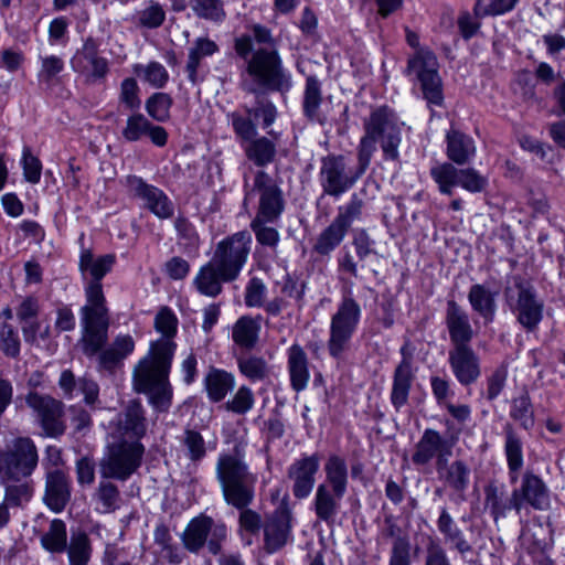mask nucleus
<instances>
[{
  "mask_svg": "<svg viewBox=\"0 0 565 565\" xmlns=\"http://www.w3.org/2000/svg\"><path fill=\"white\" fill-rule=\"evenodd\" d=\"M154 329L162 334L151 342L149 353L134 369V388L148 396L149 404L159 413L169 411L173 390L169 373L177 349L173 341L178 318L169 307H162L154 318Z\"/></svg>",
  "mask_w": 565,
  "mask_h": 565,
  "instance_id": "obj_1",
  "label": "nucleus"
},
{
  "mask_svg": "<svg viewBox=\"0 0 565 565\" xmlns=\"http://www.w3.org/2000/svg\"><path fill=\"white\" fill-rule=\"evenodd\" d=\"M116 264L114 254L95 256L90 248H82L78 268L86 281L85 305L79 310L81 338L78 345L87 358H92L108 341L109 310L103 291L102 279Z\"/></svg>",
  "mask_w": 565,
  "mask_h": 565,
  "instance_id": "obj_2",
  "label": "nucleus"
},
{
  "mask_svg": "<svg viewBox=\"0 0 565 565\" xmlns=\"http://www.w3.org/2000/svg\"><path fill=\"white\" fill-rule=\"evenodd\" d=\"M215 470L225 502L239 510L238 534L241 537L257 535L263 530L264 520L257 511L248 508L255 498L256 475L249 471L237 452L221 454Z\"/></svg>",
  "mask_w": 565,
  "mask_h": 565,
  "instance_id": "obj_3",
  "label": "nucleus"
},
{
  "mask_svg": "<svg viewBox=\"0 0 565 565\" xmlns=\"http://www.w3.org/2000/svg\"><path fill=\"white\" fill-rule=\"evenodd\" d=\"M252 32V39L267 47L257 49L248 60L246 73L252 77L254 84L243 82L244 90L256 94L258 88L277 92L288 89L290 79L285 74L271 31L265 25L254 24Z\"/></svg>",
  "mask_w": 565,
  "mask_h": 565,
  "instance_id": "obj_4",
  "label": "nucleus"
},
{
  "mask_svg": "<svg viewBox=\"0 0 565 565\" xmlns=\"http://www.w3.org/2000/svg\"><path fill=\"white\" fill-rule=\"evenodd\" d=\"M363 127L364 135L360 139L356 153L362 168L370 166L376 143H380L385 160H398L404 122L392 108L381 106L373 109Z\"/></svg>",
  "mask_w": 565,
  "mask_h": 565,
  "instance_id": "obj_5",
  "label": "nucleus"
},
{
  "mask_svg": "<svg viewBox=\"0 0 565 565\" xmlns=\"http://www.w3.org/2000/svg\"><path fill=\"white\" fill-rule=\"evenodd\" d=\"M353 282L341 289V299L330 318L327 349L330 356L341 361L351 350L353 337L359 328L362 308L353 295Z\"/></svg>",
  "mask_w": 565,
  "mask_h": 565,
  "instance_id": "obj_6",
  "label": "nucleus"
},
{
  "mask_svg": "<svg viewBox=\"0 0 565 565\" xmlns=\"http://www.w3.org/2000/svg\"><path fill=\"white\" fill-rule=\"evenodd\" d=\"M406 42L416 50L408 58L406 72L414 75L420 83L424 98L429 105L441 106L444 100L441 79L438 74V61L436 55L427 47H420L419 36L416 32L406 28Z\"/></svg>",
  "mask_w": 565,
  "mask_h": 565,
  "instance_id": "obj_7",
  "label": "nucleus"
},
{
  "mask_svg": "<svg viewBox=\"0 0 565 565\" xmlns=\"http://www.w3.org/2000/svg\"><path fill=\"white\" fill-rule=\"evenodd\" d=\"M504 298L516 322L527 332H535L544 318V300L535 287L522 276H514L504 288Z\"/></svg>",
  "mask_w": 565,
  "mask_h": 565,
  "instance_id": "obj_8",
  "label": "nucleus"
},
{
  "mask_svg": "<svg viewBox=\"0 0 565 565\" xmlns=\"http://www.w3.org/2000/svg\"><path fill=\"white\" fill-rule=\"evenodd\" d=\"M39 455L30 437H15L0 449V482L21 481L32 476Z\"/></svg>",
  "mask_w": 565,
  "mask_h": 565,
  "instance_id": "obj_9",
  "label": "nucleus"
},
{
  "mask_svg": "<svg viewBox=\"0 0 565 565\" xmlns=\"http://www.w3.org/2000/svg\"><path fill=\"white\" fill-rule=\"evenodd\" d=\"M369 167L362 168L358 160L356 169L349 166L343 154H328L320 160L319 184L324 195L340 198L350 191Z\"/></svg>",
  "mask_w": 565,
  "mask_h": 565,
  "instance_id": "obj_10",
  "label": "nucleus"
},
{
  "mask_svg": "<svg viewBox=\"0 0 565 565\" xmlns=\"http://www.w3.org/2000/svg\"><path fill=\"white\" fill-rule=\"evenodd\" d=\"M145 446L138 440L121 439L108 445L99 463L102 477L125 481L140 467Z\"/></svg>",
  "mask_w": 565,
  "mask_h": 565,
  "instance_id": "obj_11",
  "label": "nucleus"
},
{
  "mask_svg": "<svg viewBox=\"0 0 565 565\" xmlns=\"http://www.w3.org/2000/svg\"><path fill=\"white\" fill-rule=\"evenodd\" d=\"M228 530L224 522L215 521L206 514L193 518L181 535V541L186 551L199 554L204 546L207 551L217 555L227 540Z\"/></svg>",
  "mask_w": 565,
  "mask_h": 565,
  "instance_id": "obj_12",
  "label": "nucleus"
},
{
  "mask_svg": "<svg viewBox=\"0 0 565 565\" xmlns=\"http://www.w3.org/2000/svg\"><path fill=\"white\" fill-rule=\"evenodd\" d=\"M250 245L252 235L247 231L234 233L217 243L211 260L234 281L247 262Z\"/></svg>",
  "mask_w": 565,
  "mask_h": 565,
  "instance_id": "obj_13",
  "label": "nucleus"
},
{
  "mask_svg": "<svg viewBox=\"0 0 565 565\" xmlns=\"http://www.w3.org/2000/svg\"><path fill=\"white\" fill-rule=\"evenodd\" d=\"M294 513L288 497H284L277 508L267 513L263 524V548L267 554L282 550L292 541Z\"/></svg>",
  "mask_w": 565,
  "mask_h": 565,
  "instance_id": "obj_14",
  "label": "nucleus"
},
{
  "mask_svg": "<svg viewBox=\"0 0 565 565\" xmlns=\"http://www.w3.org/2000/svg\"><path fill=\"white\" fill-rule=\"evenodd\" d=\"M246 196L257 194L259 196L258 209L254 218L276 222L285 210L282 191L264 170H257L254 174L253 185L248 189L245 182Z\"/></svg>",
  "mask_w": 565,
  "mask_h": 565,
  "instance_id": "obj_15",
  "label": "nucleus"
},
{
  "mask_svg": "<svg viewBox=\"0 0 565 565\" xmlns=\"http://www.w3.org/2000/svg\"><path fill=\"white\" fill-rule=\"evenodd\" d=\"M430 177L437 183L438 190L444 195H452L454 189L460 185L471 192H482L488 180L473 168L457 169L450 162L437 164L430 169Z\"/></svg>",
  "mask_w": 565,
  "mask_h": 565,
  "instance_id": "obj_16",
  "label": "nucleus"
},
{
  "mask_svg": "<svg viewBox=\"0 0 565 565\" xmlns=\"http://www.w3.org/2000/svg\"><path fill=\"white\" fill-rule=\"evenodd\" d=\"M120 182L130 198L141 201L143 207L159 220H168L173 216L174 204L161 189L147 183L141 177L135 174L126 175Z\"/></svg>",
  "mask_w": 565,
  "mask_h": 565,
  "instance_id": "obj_17",
  "label": "nucleus"
},
{
  "mask_svg": "<svg viewBox=\"0 0 565 565\" xmlns=\"http://www.w3.org/2000/svg\"><path fill=\"white\" fill-rule=\"evenodd\" d=\"M26 405L33 409L45 434L50 437H60L65 433L63 420L64 405L49 395L30 392L25 397Z\"/></svg>",
  "mask_w": 565,
  "mask_h": 565,
  "instance_id": "obj_18",
  "label": "nucleus"
},
{
  "mask_svg": "<svg viewBox=\"0 0 565 565\" xmlns=\"http://www.w3.org/2000/svg\"><path fill=\"white\" fill-rule=\"evenodd\" d=\"M454 443L446 439L438 430L426 428L414 447L412 462L417 467L428 466L436 459V469L439 461H445L452 454Z\"/></svg>",
  "mask_w": 565,
  "mask_h": 565,
  "instance_id": "obj_19",
  "label": "nucleus"
},
{
  "mask_svg": "<svg viewBox=\"0 0 565 565\" xmlns=\"http://www.w3.org/2000/svg\"><path fill=\"white\" fill-rule=\"evenodd\" d=\"M319 468L320 457L318 454L302 455L289 465L286 477L291 482V491L296 499L302 500L310 495Z\"/></svg>",
  "mask_w": 565,
  "mask_h": 565,
  "instance_id": "obj_20",
  "label": "nucleus"
},
{
  "mask_svg": "<svg viewBox=\"0 0 565 565\" xmlns=\"http://www.w3.org/2000/svg\"><path fill=\"white\" fill-rule=\"evenodd\" d=\"M448 363L454 376L462 386L476 383L481 375L480 359L471 345L451 347Z\"/></svg>",
  "mask_w": 565,
  "mask_h": 565,
  "instance_id": "obj_21",
  "label": "nucleus"
},
{
  "mask_svg": "<svg viewBox=\"0 0 565 565\" xmlns=\"http://www.w3.org/2000/svg\"><path fill=\"white\" fill-rule=\"evenodd\" d=\"M445 326L451 347L471 345L476 331L469 313L454 299H449L445 310Z\"/></svg>",
  "mask_w": 565,
  "mask_h": 565,
  "instance_id": "obj_22",
  "label": "nucleus"
},
{
  "mask_svg": "<svg viewBox=\"0 0 565 565\" xmlns=\"http://www.w3.org/2000/svg\"><path fill=\"white\" fill-rule=\"evenodd\" d=\"M99 43L94 38H87L83 47L73 56L71 64L75 72L86 74L92 79L105 78L109 67L108 61L98 54Z\"/></svg>",
  "mask_w": 565,
  "mask_h": 565,
  "instance_id": "obj_23",
  "label": "nucleus"
},
{
  "mask_svg": "<svg viewBox=\"0 0 565 565\" xmlns=\"http://www.w3.org/2000/svg\"><path fill=\"white\" fill-rule=\"evenodd\" d=\"M514 491L518 500H520L521 510L525 504L539 511H544L550 507L548 487L532 469L524 471L521 484Z\"/></svg>",
  "mask_w": 565,
  "mask_h": 565,
  "instance_id": "obj_24",
  "label": "nucleus"
},
{
  "mask_svg": "<svg viewBox=\"0 0 565 565\" xmlns=\"http://www.w3.org/2000/svg\"><path fill=\"white\" fill-rule=\"evenodd\" d=\"M484 508L489 510L490 515L497 523L500 519H504L508 512L514 510L516 514L521 513L520 500L513 490L508 493L504 484L490 482L484 487Z\"/></svg>",
  "mask_w": 565,
  "mask_h": 565,
  "instance_id": "obj_25",
  "label": "nucleus"
},
{
  "mask_svg": "<svg viewBox=\"0 0 565 565\" xmlns=\"http://www.w3.org/2000/svg\"><path fill=\"white\" fill-rule=\"evenodd\" d=\"M121 136L129 142H136L145 137H149L158 147L166 146L168 141L167 130L161 126L153 125L140 113H135L127 118Z\"/></svg>",
  "mask_w": 565,
  "mask_h": 565,
  "instance_id": "obj_26",
  "label": "nucleus"
},
{
  "mask_svg": "<svg viewBox=\"0 0 565 565\" xmlns=\"http://www.w3.org/2000/svg\"><path fill=\"white\" fill-rule=\"evenodd\" d=\"M147 418L145 408L138 399L129 401L118 415L117 433L124 438L138 440L146 435Z\"/></svg>",
  "mask_w": 565,
  "mask_h": 565,
  "instance_id": "obj_27",
  "label": "nucleus"
},
{
  "mask_svg": "<svg viewBox=\"0 0 565 565\" xmlns=\"http://www.w3.org/2000/svg\"><path fill=\"white\" fill-rule=\"evenodd\" d=\"M344 495L345 493L328 489L326 486H318L312 500V511L317 521L332 527L340 514Z\"/></svg>",
  "mask_w": 565,
  "mask_h": 565,
  "instance_id": "obj_28",
  "label": "nucleus"
},
{
  "mask_svg": "<svg viewBox=\"0 0 565 565\" xmlns=\"http://www.w3.org/2000/svg\"><path fill=\"white\" fill-rule=\"evenodd\" d=\"M403 359L395 367L391 391V403L396 411H399L408 403V396L415 375L412 370V356L405 354L402 349Z\"/></svg>",
  "mask_w": 565,
  "mask_h": 565,
  "instance_id": "obj_29",
  "label": "nucleus"
},
{
  "mask_svg": "<svg viewBox=\"0 0 565 565\" xmlns=\"http://www.w3.org/2000/svg\"><path fill=\"white\" fill-rule=\"evenodd\" d=\"M232 281L233 280L227 278L224 271L210 259L199 269L193 279V286L200 295L216 298L223 291V284Z\"/></svg>",
  "mask_w": 565,
  "mask_h": 565,
  "instance_id": "obj_30",
  "label": "nucleus"
},
{
  "mask_svg": "<svg viewBox=\"0 0 565 565\" xmlns=\"http://www.w3.org/2000/svg\"><path fill=\"white\" fill-rule=\"evenodd\" d=\"M439 480L457 493H465L470 483V468L461 459L439 461L436 469Z\"/></svg>",
  "mask_w": 565,
  "mask_h": 565,
  "instance_id": "obj_31",
  "label": "nucleus"
},
{
  "mask_svg": "<svg viewBox=\"0 0 565 565\" xmlns=\"http://www.w3.org/2000/svg\"><path fill=\"white\" fill-rule=\"evenodd\" d=\"M70 497V484L66 475L60 469L47 472L44 495L47 507L55 512H61Z\"/></svg>",
  "mask_w": 565,
  "mask_h": 565,
  "instance_id": "obj_32",
  "label": "nucleus"
},
{
  "mask_svg": "<svg viewBox=\"0 0 565 565\" xmlns=\"http://www.w3.org/2000/svg\"><path fill=\"white\" fill-rule=\"evenodd\" d=\"M287 366L290 385L294 391H303L310 380L307 353L299 344H292L287 351Z\"/></svg>",
  "mask_w": 565,
  "mask_h": 565,
  "instance_id": "obj_33",
  "label": "nucleus"
},
{
  "mask_svg": "<svg viewBox=\"0 0 565 565\" xmlns=\"http://www.w3.org/2000/svg\"><path fill=\"white\" fill-rule=\"evenodd\" d=\"M497 291L483 284L472 285L468 292V301L473 312L480 316L484 323H491L497 312Z\"/></svg>",
  "mask_w": 565,
  "mask_h": 565,
  "instance_id": "obj_34",
  "label": "nucleus"
},
{
  "mask_svg": "<svg viewBox=\"0 0 565 565\" xmlns=\"http://www.w3.org/2000/svg\"><path fill=\"white\" fill-rule=\"evenodd\" d=\"M504 455L511 483L519 479L524 465L523 443L511 424L504 426Z\"/></svg>",
  "mask_w": 565,
  "mask_h": 565,
  "instance_id": "obj_35",
  "label": "nucleus"
},
{
  "mask_svg": "<svg viewBox=\"0 0 565 565\" xmlns=\"http://www.w3.org/2000/svg\"><path fill=\"white\" fill-rule=\"evenodd\" d=\"M218 45L211 39L201 36L194 40L188 52L185 72L191 84L196 85L202 79L199 78V68L205 57L212 56L218 52Z\"/></svg>",
  "mask_w": 565,
  "mask_h": 565,
  "instance_id": "obj_36",
  "label": "nucleus"
},
{
  "mask_svg": "<svg viewBox=\"0 0 565 565\" xmlns=\"http://www.w3.org/2000/svg\"><path fill=\"white\" fill-rule=\"evenodd\" d=\"M322 102L321 82L315 75L307 76L302 98V111L305 117L311 121L323 124L327 117L321 110Z\"/></svg>",
  "mask_w": 565,
  "mask_h": 565,
  "instance_id": "obj_37",
  "label": "nucleus"
},
{
  "mask_svg": "<svg viewBox=\"0 0 565 565\" xmlns=\"http://www.w3.org/2000/svg\"><path fill=\"white\" fill-rule=\"evenodd\" d=\"M262 316H242L233 326L232 339L238 347L252 350L259 340Z\"/></svg>",
  "mask_w": 565,
  "mask_h": 565,
  "instance_id": "obj_38",
  "label": "nucleus"
},
{
  "mask_svg": "<svg viewBox=\"0 0 565 565\" xmlns=\"http://www.w3.org/2000/svg\"><path fill=\"white\" fill-rule=\"evenodd\" d=\"M436 523L445 542L450 544L459 554L465 555L472 551V546L465 539L463 532L458 527L454 518L446 508L440 510V514Z\"/></svg>",
  "mask_w": 565,
  "mask_h": 565,
  "instance_id": "obj_39",
  "label": "nucleus"
},
{
  "mask_svg": "<svg viewBox=\"0 0 565 565\" xmlns=\"http://www.w3.org/2000/svg\"><path fill=\"white\" fill-rule=\"evenodd\" d=\"M447 157L454 163L462 166L468 163L475 156L476 147L471 137L451 129L446 135Z\"/></svg>",
  "mask_w": 565,
  "mask_h": 565,
  "instance_id": "obj_40",
  "label": "nucleus"
},
{
  "mask_svg": "<svg viewBox=\"0 0 565 565\" xmlns=\"http://www.w3.org/2000/svg\"><path fill=\"white\" fill-rule=\"evenodd\" d=\"M239 373L252 383L266 382L271 375L268 361L254 353H243L236 358Z\"/></svg>",
  "mask_w": 565,
  "mask_h": 565,
  "instance_id": "obj_41",
  "label": "nucleus"
},
{
  "mask_svg": "<svg viewBox=\"0 0 565 565\" xmlns=\"http://www.w3.org/2000/svg\"><path fill=\"white\" fill-rule=\"evenodd\" d=\"M204 386L209 399L218 403L234 388L235 377L231 372L211 367L204 377Z\"/></svg>",
  "mask_w": 565,
  "mask_h": 565,
  "instance_id": "obj_42",
  "label": "nucleus"
},
{
  "mask_svg": "<svg viewBox=\"0 0 565 565\" xmlns=\"http://www.w3.org/2000/svg\"><path fill=\"white\" fill-rule=\"evenodd\" d=\"M324 481L318 486H326L328 489L347 493L349 484V471L344 458L338 455H330L324 462Z\"/></svg>",
  "mask_w": 565,
  "mask_h": 565,
  "instance_id": "obj_43",
  "label": "nucleus"
},
{
  "mask_svg": "<svg viewBox=\"0 0 565 565\" xmlns=\"http://www.w3.org/2000/svg\"><path fill=\"white\" fill-rule=\"evenodd\" d=\"M246 158L256 167L270 164L277 153L276 145L267 137H258L243 147Z\"/></svg>",
  "mask_w": 565,
  "mask_h": 565,
  "instance_id": "obj_44",
  "label": "nucleus"
},
{
  "mask_svg": "<svg viewBox=\"0 0 565 565\" xmlns=\"http://www.w3.org/2000/svg\"><path fill=\"white\" fill-rule=\"evenodd\" d=\"M347 232L348 228L334 218L317 237L313 250L319 255H329L341 244Z\"/></svg>",
  "mask_w": 565,
  "mask_h": 565,
  "instance_id": "obj_45",
  "label": "nucleus"
},
{
  "mask_svg": "<svg viewBox=\"0 0 565 565\" xmlns=\"http://www.w3.org/2000/svg\"><path fill=\"white\" fill-rule=\"evenodd\" d=\"M65 552H67L70 565H88L93 548L87 533L72 532Z\"/></svg>",
  "mask_w": 565,
  "mask_h": 565,
  "instance_id": "obj_46",
  "label": "nucleus"
},
{
  "mask_svg": "<svg viewBox=\"0 0 565 565\" xmlns=\"http://www.w3.org/2000/svg\"><path fill=\"white\" fill-rule=\"evenodd\" d=\"M41 545L50 553L60 554L67 547V530L64 521L54 519L49 530L41 535Z\"/></svg>",
  "mask_w": 565,
  "mask_h": 565,
  "instance_id": "obj_47",
  "label": "nucleus"
},
{
  "mask_svg": "<svg viewBox=\"0 0 565 565\" xmlns=\"http://www.w3.org/2000/svg\"><path fill=\"white\" fill-rule=\"evenodd\" d=\"M154 544L159 547L158 553L171 564H180L182 562V553L180 548L173 544L169 527L161 523L158 524L153 532Z\"/></svg>",
  "mask_w": 565,
  "mask_h": 565,
  "instance_id": "obj_48",
  "label": "nucleus"
},
{
  "mask_svg": "<svg viewBox=\"0 0 565 565\" xmlns=\"http://www.w3.org/2000/svg\"><path fill=\"white\" fill-rule=\"evenodd\" d=\"M190 7L200 19L221 23L226 18L222 0H190Z\"/></svg>",
  "mask_w": 565,
  "mask_h": 565,
  "instance_id": "obj_49",
  "label": "nucleus"
},
{
  "mask_svg": "<svg viewBox=\"0 0 565 565\" xmlns=\"http://www.w3.org/2000/svg\"><path fill=\"white\" fill-rule=\"evenodd\" d=\"M186 458L199 462L206 456V445L203 436L195 429L186 428L180 438Z\"/></svg>",
  "mask_w": 565,
  "mask_h": 565,
  "instance_id": "obj_50",
  "label": "nucleus"
},
{
  "mask_svg": "<svg viewBox=\"0 0 565 565\" xmlns=\"http://www.w3.org/2000/svg\"><path fill=\"white\" fill-rule=\"evenodd\" d=\"M135 74L154 88H162L169 81V73L159 62H150L147 65L136 64Z\"/></svg>",
  "mask_w": 565,
  "mask_h": 565,
  "instance_id": "obj_51",
  "label": "nucleus"
},
{
  "mask_svg": "<svg viewBox=\"0 0 565 565\" xmlns=\"http://www.w3.org/2000/svg\"><path fill=\"white\" fill-rule=\"evenodd\" d=\"M510 417L520 423L521 427L529 430L534 425V412L530 395L524 393L512 399Z\"/></svg>",
  "mask_w": 565,
  "mask_h": 565,
  "instance_id": "obj_52",
  "label": "nucleus"
},
{
  "mask_svg": "<svg viewBox=\"0 0 565 565\" xmlns=\"http://www.w3.org/2000/svg\"><path fill=\"white\" fill-rule=\"evenodd\" d=\"M231 124L236 138L238 139L241 147L243 148L246 143L257 138V127L252 120V116H243L242 114L234 111L228 115Z\"/></svg>",
  "mask_w": 565,
  "mask_h": 565,
  "instance_id": "obj_53",
  "label": "nucleus"
},
{
  "mask_svg": "<svg viewBox=\"0 0 565 565\" xmlns=\"http://www.w3.org/2000/svg\"><path fill=\"white\" fill-rule=\"evenodd\" d=\"M508 365L502 363L486 377V388L482 395L488 402H493L503 392L508 380Z\"/></svg>",
  "mask_w": 565,
  "mask_h": 565,
  "instance_id": "obj_54",
  "label": "nucleus"
},
{
  "mask_svg": "<svg viewBox=\"0 0 565 565\" xmlns=\"http://www.w3.org/2000/svg\"><path fill=\"white\" fill-rule=\"evenodd\" d=\"M173 104L172 97L167 93H154L146 100L148 115L159 122L170 118V108Z\"/></svg>",
  "mask_w": 565,
  "mask_h": 565,
  "instance_id": "obj_55",
  "label": "nucleus"
},
{
  "mask_svg": "<svg viewBox=\"0 0 565 565\" xmlns=\"http://www.w3.org/2000/svg\"><path fill=\"white\" fill-rule=\"evenodd\" d=\"M6 487L4 501L11 505H20L30 500L33 491L32 481L23 479L21 481L1 482Z\"/></svg>",
  "mask_w": 565,
  "mask_h": 565,
  "instance_id": "obj_56",
  "label": "nucleus"
},
{
  "mask_svg": "<svg viewBox=\"0 0 565 565\" xmlns=\"http://www.w3.org/2000/svg\"><path fill=\"white\" fill-rule=\"evenodd\" d=\"M268 223L271 222L260 218H253L250 222V228L254 232L258 244L271 249H276L280 239V235L275 227L268 226Z\"/></svg>",
  "mask_w": 565,
  "mask_h": 565,
  "instance_id": "obj_57",
  "label": "nucleus"
},
{
  "mask_svg": "<svg viewBox=\"0 0 565 565\" xmlns=\"http://www.w3.org/2000/svg\"><path fill=\"white\" fill-rule=\"evenodd\" d=\"M96 498L104 513H111L119 508L120 493L116 484L102 481L96 491Z\"/></svg>",
  "mask_w": 565,
  "mask_h": 565,
  "instance_id": "obj_58",
  "label": "nucleus"
},
{
  "mask_svg": "<svg viewBox=\"0 0 565 565\" xmlns=\"http://www.w3.org/2000/svg\"><path fill=\"white\" fill-rule=\"evenodd\" d=\"M519 0H477L473 12L477 18L500 15L511 11Z\"/></svg>",
  "mask_w": 565,
  "mask_h": 565,
  "instance_id": "obj_59",
  "label": "nucleus"
},
{
  "mask_svg": "<svg viewBox=\"0 0 565 565\" xmlns=\"http://www.w3.org/2000/svg\"><path fill=\"white\" fill-rule=\"evenodd\" d=\"M254 404L255 396L253 391L248 386L242 385L233 397L226 402L225 408L234 414L244 415L254 407Z\"/></svg>",
  "mask_w": 565,
  "mask_h": 565,
  "instance_id": "obj_60",
  "label": "nucleus"
},
{
  "mask_svg": "<svg viewBox=\"0 0 565 565\" xmlns=\"http://www.w3.org/2000/svg\"><path fill=\"white\" fill-rule=\"evenodd\" d=\"M363 206V200L359 194L353 193L345 205L339 206L334 218L349 230L352 222L361 216Z\"/></svg>",
  "mask_w": 565,
  "mask_h": 565,
  "instance_id": "obj_61",
  "label": "nucleus"
},
{
  "mask_svg": "<svg viewBox=\"0 0 565 565\" xmlns=\"http://www.w3.org/2000/svg\"><path fill=\"white\" fill-rule=\"evenodd\" d=\"M119 103L128 110L140 108L139 86L132 77L125 78L120 84Z\"/></svg>",
  "mask_w": 565,
  "mask_h": 565,
  "instance_id": "obj_62",
  "label": "nucleus"
},
{
  "mask_svg": "<svg viewBox=\"0 0 565 565\" xmlns=\"http://www.w3.org/2000/svg\"><path fill=\"white\" fill-rule=\"evenodd\" d=\"M266 294L267 287L263 280L258 277L250 278L245 288V306L248 308L263 307L265 305Z\"/></svg>",
  "mask_w": 565,
  "mask_h": 565,
  "instance_id": "obj_63",
  "label": "nucleus"
},
{
  "mask_svg": "<svg viewBox=\"0 0 565 565\" xmlns=\"http://www.w3.org/2000/svg\"><path fill=\"white\" fill-rule=\"evenodd\" d=\"M423 565H451L446 550L438 540L429 537Z\"/></svg>",
  "mask_w": 565,
  "mask_h": 565,
  "instance_id": "obj_64",
  "label": "nucleus"
}]
</instances>
